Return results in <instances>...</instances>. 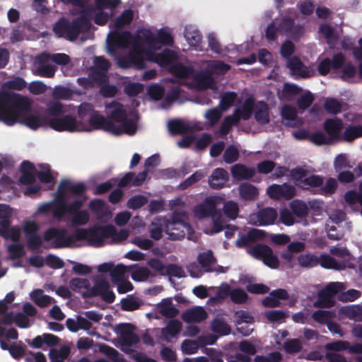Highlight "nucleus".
<instances>
[{"label":"nucleus","instance_id":"f257e3e1","mask_svg":"<svg viewBox=\"0 0 362 362\" xmlns=\"http://www.w3.org/2000/svg\"><path fill=\"white\" fill-rule=\"evenodd\" d=\"M129 38L132 39V47L127 54L118 59V65L122 69L134 67L136 69H144L146 67L144 55H146L147 49L144 48V40L139 32L134 36L129 31L114 33L107 42L108 49L111 53L115 52L117 48L122 47V43Z\"/></svg>","mask_w":362,"mask_h":362},{"label":"nucleus","instance_id":"f03ea898","mask_svg":"<svg viewBox=\"0 0 362 362\" xmlns=\"http://www.w3.org/2000/svg\"><path fill=\"white\" fill-rule=\"evenodd\" d=\"M4 104L0 105V121L8 126L18 122L21 113L30 110L29 100L20 94L6 93L1 96Z\"/></svg>","mask_w":362,"mask_h":362},{"label":"nucleus","instance_id":"7ed1b4c3","mask_svg":"<svg viewBox=\"0 0 362 362\" xmlns=\"http://www.w3.org/2000/svg\"><path fill=\"white\" fill-rule=\"evenodd\" d=\"M92 28L90 19L87 16V11L74 18L72 21L62 17L53 26V32L59 37H63L70 42L78 39L81 33L89 31Z\"/></svg>","mask_w":362,"mask_h":362},{"label":"nucleus","instance_id":"20e7f679","mask_svg":"<svg viewBox=\"0 0 362 362\" xmlns=\"http://www.w3.org/2000/svg\"><path fill=\"white\" fill-rule=\"evenodd\" d=\"M115 231V226L95 225L89 228H78L73 234V238L78 241L87 240L90 245L101 247L105 238H110Z\"/></svg>","mask_w":362,"mask_h":362},{"label":"nucleus","instance_id":"39448f33","mask_svg":"<svg viewBox=\"0 0 362 362\" xmlns=\"http://www.w3.org/2000/svg\"><path fill=\"white\" fill-rule=\"evenodd\" d=\"M100 296L107 303H112L115 300V295L110 289L109 282L104 278L98 277L95 279L94 285L90 289L84 291L83 297L85 298Z\"/></svg>","mask_w":362,"mask_h":362},{"label":"nucleus","instance_id":"423d86ee","mask_svg":"<svg viewBox=\"0 0 362 362\" xmlns=\"http://www.w3.org/2000/svg\"><path fill=\"white\" fill-rule=\"evenodd\" d=\"M344 288L341 282H332L328 284L318 293L317 300L314 306L319 308H330L335 304L334 297Z\"/></svg>","mask_w":362,"mask_h":362},{"label":"nucleus","instance_id":"0eeeda50","mask_svg":"<svg viewBox=\"0 0 362 362\" xmlns=\"http://www.w3.org/2000/svg\"><path fill=\"white\" fill-rule=\"evenodd\" d=\"M141 37L144 38L145 43L148 45V49H155L159 47V45H172L173 37L170 33L160 29L158 34L154 35L148 29H141L138 30Z\"/></svg>","mask_w":362,"mask_h":362},{"label":"nucleus","instance_id":"6e6552de","mask_svg":"<svg viewBox=\"0 0 362 362\" xmlns=\"http://www.w3.org/2000/svg\"><path fill=\"white\" fill-rule=\"evenodd\" d=\"M247 252L255 259L261 260L267 267L276 269L279 265V260L274 254L272 249L264 244H257L249 248Z\"/></svg>","mask_w":362,"mask_h":362},{"label":"nucleus","instance_id":"1a4fd4ad","mask_svg":"<svg viewBox=\"0 0 362 362\" xmlns=\"http://www.w3.org/2000/svg\"><path fill=\"white\" fill-rule=\"evenodd\" d=\"M49 126L57 132H78L81 131V123L71 115H66L59 117H52L47 120Z\"/></svg>","mask_w":362,"mask_h":362},{"label":"nucleus","instance_id":"9d476101","mask_svg":"<svg viewBox=\"0 0 362 362\" xmlns=\"http://www.w3.org/2000/svg\"><path fill=\"white\" fill-rule=\"evenodd\" d=\"M95 6L99 11L95 13L93 21L98 25H105L110 18V14L103 11L105 8H115L121 4V0H94Z\"/></svg>","mask_w":362,"mask_h":362},{"label":"nucleus","instance_id":"9b49d317","mask_svg":"<svg viewBox=\"0 0 362 362\" xmlns=\"http://www.w3.org/2000/svg\"><path fill=\"white\" fill-rule=\"evenodd\" d=\"M66 230L64 228L58 229L57 228H50L44 233L43 239L45 241L53 240V247L62 248L68 247L72 241L71 237H66Z\"/></svg>","mask_w":362,"mask_h":362},{"label":"nucleus","instance_id":"f8f14e48","mask_svg":"<svg viewBox=\"0 0 362 362\" xmlns=\"http://www.w3.org/2000/svg\"><path fill=\"white\" fill-rule=\"evenodd\" d=\"M278 30L293 40L299 39L303 34L304 28L301 25H295L294 20L291 17H284L278 25Z\"/></svg>","mask_w":362,"mask_h":362},{"label":"nucleus","instance_id":"ddd939ff","mask_svg":"<svg viewBox=\"0 0 362 362\" xmlns=\"http://www.w3.org/2000/svg\"><path fill=\"white\" fill-rule=\"evenodd\" d=\"M95 68L92 71L91 78L96 83L109 82L107 71L110 67V62L103 57H97L94 60Z\"/></svg>","mask_w":362,"mask_h":362},{"label":"nucleus","instance_id":"4468645a","mask_svg":"<svg viewBox=\"0 0 362 362\" xmlns=\"http://www.w3.org/2000/svg\"><path fill=\"white\" fill-rule=\"evenodd\" d=\"M277 211L272 207H265L259 209L250 216L251 222L257 226H269L275 223L277 218Z\"/></svg>","mask_w":362,"mask_h":362},{"label":"nucleus","instance_id":"2eb2a0df","mask_svg":"<svg viewBox=\"0 0 362 362\" xmlns=\"http://www.w3.org/2000/svg\"><path fill=\"white\" fill-rule=\"evenodd\" d=\"M185 216V212L181 209H175L172 214L171 219L167 218V223L168 226H167V234L169 237L173 240H177L180 238H183L185 236V233L182 230L180 233H174V230H177V226L180 225L183 226H187V223L183 220V218Z\"/></svg>","mask_w":362,"mask_h":362},{"label":"nucleus","instance_id":"dca6fc26","mask_svg":"<svg viewBox=\"0 0 362 362\" xmlns=\"http://www.w3.org/2000/svg\"><path fill=\"white\" fill-rule=\"evenodd\" d=\"M135 327L130 323L117 325L116 332L119 334V339L123 346H132L140 341L138 335L134 332Z\"/></svg>","mask_w":362,"mask_h":362},{"label":"nucleus","instance_id":"f3484780","mask_svg":"<svg viewBox=\"0 0 362 362\" xmlns=\"http://www.w3.org/2000/svg\"><path fill=\"white\" fill-rule=\"evenodd\" d=\"M267 192L271 199L289 200L296 195V189L293 186L286 183L273 184L267 188Z\"/></svg>","mask_w":362,"mask_h":362},{"label":"nucleus","instance_id":"a211bd4d","mask_svg":"<svg viewBox=\"0 0 362 362\" xmlns=\"http://www.w3.org/2000/svg\"><path fill=\"white\" fill-rule=\"evenodd\" d=\"M146 56L147 59L154 62L161 66H167L177 59L176 53L168 49H165L160 53H155L153 49H147Z\"/></svg>","mask_w":362,"mask_h":362},{"label":"nucleus","instance_id":"6ab92c4d","mask_svg":"<svg viewBox=\"0 0 362 362\" xmlns=\"http://www.w3.org/2000/svg\"><path fill=\"white\" fill-rule=\"evenodd\" d=\"M218 200V197H206L202 204L195 207L194 212L200 217H214Z\"/></svg>","mask_w":362,"mask_h":362},{"label":"nucleus","instance_id":"aec40b11","mask_svg":"<svg viewBox=\"0 0 362 362\" xmlns=\"http://www.w3.org/2000/svg\"><path fill=\"white\" fill-rule=\"evenodd\" d=\"M88 122L90 127L93 129H102L111 134L112 132L114 123L111 119L99 114L98 111L93 112L90 115Z\"/></svg>","mask_w":362,"mask_h":362},{"label":"nucleus","instance_id":"412c9836","mask_svg":"<svg viewBox=\"0 0 362 362\" xmlns=\"http://www.w3.org/2000/svg\"><path fill=\"white\" fill-rule=\"evenodd\" d=\"M288 293L286 289L277 288L272 291L269 296L264 298L262 302L264 308H276L280 305V300H288Z\"/></svg>","mask_w":362,"mask_h":362},{"label":"nucleus","instance_id":"4be33fe9","mask_svg":"<svg viewBox=\"0 0 362 362\" xmlns=\"http://www.w3.org/2000/svg\"><path fill=\"white\" fill-rule=\"evenodd\" d=\"M167 218L165 216H157L151 223L149 226V234L152 239L159 240L163 237V232L167 233Z\"/></svg>","mask_w":362,"mask_h":362},{"label":"nucleus","instance_id":"5701e85b","mask_svg":"<svg viewBox=\"0 0 362 362\" xmlns=\"http://www.w3.org/2000/svg\"><path fill=\"white\" fill-rule=\"evenodd\" d=\"M286 66L290 69L292 75L296 78H307L309 71L299 57L293 56L287 59Z\"/></svg>","mask_w":362,"mask_h":362},{"label":"nucleus","instance_id":"b1692460","mask_svg":"<svg viewBox=\"0 0 362 362\" xmlns=\"http://www.w3.org/2000/svg\"><path fill=\"white\" fill-rule=\"evenodd\" d=\"M228 173L222 168H217L209 177V183L211 188L219 189L224 187L228 180Z\"/></svg>","mask_w":362,"mask_h":362},{"label":"nucleus","instance_id":"393cba45","mask_svg":"<svg viewBox=\"0 0 362 362\" xmlns=\"http://www.w3.org/2000/svg\"><path fill=\"white\" fill-rule=\"evenodd\" d=\"M84 201L85 199L74 200V202L78 203V206L75 212L69 213V215L72 216L71 221L73 226H83L90 220L88 211L87 210H81Z\"/></svg>","mask_w":362,"mask_h":362},{"label":"nucleus","instance_id":"a878e982","mask_svg":"<svg viewBox=\"0 0 362 362\" xmlns=\"http://www.w3.org/2000/svg\"><path fill=\"white\" fill-rule=\"evenodd\" d=\"M109 109L108 119L114 123H122L127 117V114L122 104L117 102H112L107 106Z\"/></svg>","mask_w":362,"mask_h":362},{"label":"nucleus","instance_id":"bb28decb","mask_svg":"<svg viewBox=\"0 0 362 362\" xmlns=\"http://www.w3.org/2000/svg\"><path fill=\"white\" fill-rule=\"evenodd\" d=\"M342 127L343 122L337 117L327 119L323 124V129L331 139H340L339 134Z\"/></svg>","mask_w":362,"mask_h":362},{"label":"nucleus","instance_id":"cd10ccee","mask_svg":"<svg viewBox=\"0 0 362 362\" xmlns=\"http://www.w3.org/2000/svg\"><path fill=\"white\" fill-rule=\"evenodd\" d=\"M52 216L57 220H61L66 214L75 212L78 203L72 202L69 204H64L62 202H58L57 204L52 202Z\"/></svg>","mask_w":362,"mask_h":362},{"label":"nucleus","instance_id":"c85d7f7f","mask_svg":"<svg viewBox=\"0 0 362 362\" xmlns=\"http://www.w3.org/2000/svg\"><path fill=\"white\" fill-rule=\"evenodd\" d=\"M207 313L202 307H194L184 312L182 315V319L187 323L201 322L206 320Z\"/></svg>","mask_w":362,"mask_h":362},{"label":"nucleus","instance_id":"c756f323","mask_svg":"<svg viewBox=\"0 0 362 362\" xmlns=\"http://www.w3.org/2000/svg\"><path fill=\"white\" fill-rule=\"evenodd\" d=\"M230 172L233 178L237 180H249L255 175L254 168L247 167L240 163L233 165Z\"/></svg>","mask_w":362,"mask_h":362},{"label":"nucleus","instance_id":"7c9ffc66","mask_svg":"<svg viewBox=\"0 0 362 362\" xmlns=\"http://www.w3.org/2000/svg\"><path fill=\"white\" fill-rule=\"evenodd\" d=\"M262 231L256 228L250 230L247 234L242 235L235 241V245L242 248L262 238Z\"/></svg>","mask_w":362,"mask_h":362},{"label":"nucleus","instance_id":"2f4dec72","mask_svg":"<svg viewBox=\"0 0 362 362\" xmlns=\"http://www.w3.org/2000/svg\"><path fill=\"white\" fill-rule=\"evenodd\" d=\"M137 127L135 122L131 119L126 118L119 125L114 123L112 134L115 136H120L122 134L134 135L136 134Z\"/></svg>","mask_w":362,"mask_h":362},{"label":"nucleus","instance_id":"473e14b6","mask_svg":"<svg viewBox=\"0 0 362 362\" xmlns=\"http://www.w3.org/2000/svg\"><path fill=\"white\" fill-rule=\"evenodd\" d=\"M64 188V190L70 192L72 195L76 197H82L87 189L86 185L84 182H80L76 184H72L68 180H63L59 184V189Z\"/></svg>","mask_w":362,"mask_h":362},{"label":"nucleus","instance_id":"72a5a7b5","mask_svg":"<svg viewBox=\"0 0 362 362\" xmlns=\"http://www.w3.org/2000/svg\"><path fill=\"white\" fill-rule=\"evenodd\" d=\"M255 119L262 124H267L269 122V107L264 101H259L255 105Z\"/></svg>","mask_w":362,"mask_h":362},{"label":"nucleus","instance_id":"f704fd0d","mask_svg":"<svg viewBox=\"0 0 362 362\" xmlns=\"http://www.w3.org/2000/svg\"><path fill=\"white\" fill-rule=\"evenodd\" d=\"M197 262L206 272H213L212 265L216 262L211 250L201 252L197 256Z\"/></svg>","mask_w":362,"mask_h":362},{"label":"nucleus","instance_id":"c9c22d12","mask_svg":"<svg viewBox=\"0 0 362 362\" xmlns=\"http://www.w3.org/2000/svg\"><path fill=\"white\" fill-rule=\"evenodd\" d=\"M239 194L244 200L255 201L257 198L258 190L252 184L244 182L239 186Z\"/></svg>","mask_w":362,"mask_h":362},{"label":"nucleus","instance_id":"e433bc0d","mask_svg":"<svg viewBox=\"0 0 362 362\" xmlns=\"http://www.w3.org/2000/svg\"><path fill=\"white\" fill-rule=\"evenodd\" d=\"M290 209L296 217L300 218H306L309 213L307 204L300 199H294L290 204Z\"/></svg>","mask_w":362,"mask_h":362},{"label":"nucleus","instance_id":"4c0bfd02","mask_svg":"<svg viewBox=\"0 0 362 362\" xmlns=\"http://www.w3.org/2000/svg\"><path fill=\"white\" fill-rule=\"evenodd\" d=\"M168 127L169 132L173 135L185 134L192 129L188 124L180 119L170 120L168 122Z\"/></svg>","mask_w":362,"mask_h":362},{"label":"nucleus","instance_id":"58836bf2","mask_svg":"<svg viewBox=\"0 0 362 362\" xmlns=\"http://www.w3.org/2000/svg\"><path fill=\"white\" fill-rule=\"evenodd\" d=\"M360 137H362V125L360 124L348 126L341 136V139L348 142Z\"/></svg>","mask_w":362,"mask_h":362},{"label":"nucleus","instance_id":"ea45409f","mask_svg":"<svg viewBox=\"0 0 362 362\" xmlns=\"http://www.w3.org/2000/svg\"><path fill=\"white\" fill-rule=\"evenodd\" d=\"M240 122V116L228 115L226 116L220 127L219 135L221 137L226 136L230 131L233 125H236Z\"/></svg>","mask_w":362,"mask_h":362},{"label":"nucleus","instance_id":"a19ab883","mask_svg":"<svg viewBox=\"0 0 362 362\" xmlns=\"http://www.w3.org/2000/svg\"><path fill=\"white\" fill-rule=\"evenodd\" d=\"M39 59L42 61L51 60L59 65H66L71 61L69 56L64 53H56L52 54L43 53L39 56Z\"/></svg>","mask_w":362,"mask_h":362},{"label":"nucleus","instance_id":"79ce46f5","mask_svg":"<svg viewBox=\"0 0 362 362\" xmlns=\"http://www.w3.org/2000/svg\"><path fill=\"white\" fill-rule=\"evenodd\" d=\"M142 305V301L137 297L128 295L121 300V309L124 311H134L139 309Z\"/></svg>","mask_w":362,"mask_h":362},{"label":"nucleus","instance_id":"37998d69","mask_svg":"<svg viewBox=\"0 0 362 362\" xmlns=\"http://www.w3.org/2000/svg\"><path fill=\"white\" fill-rule=\"evenodd\" d=\"M343 103L334 98H327L323 105L325 111L330 115H338L342 111Z\"/></svg>","mask_w":362,"mask_h":362},{"label":"nucleus","instance_id":"c03bdc74","mask_svg":"<svg viewBox=\"0 0 362 362\" xmlns=\"http://www.w3.org/2000/svg\"><path fill=\"white\" fill-rule=\"evenodd\" d=\"M184 36L188 43L193 47H199L202 42L201 33L192 27H186L184 31Z\"/></svg>","mask_w":362,"mask_h":362},{"label":"nucleus","instance_id":"a18cd8bd","mask_svg":"<svg viewBox=\"0 0 362 362\" xmlns=\"http://www.w3.org/2000/svg\"><path fill=\"white\" fill-rule=\"evenodd\" d=\"M134 18V13L132 9L124 10L115 21V27L117 30H122L131 24Z\"/></svg>","mask_w":362,"mask_h":362},{"label":"nucleus","instance_id":"49530a36","mask_svg":"<svg viewBox=\"0 0 362 362\" xmlns=\"http://www.w3.org/2000/svg\"><path fill=\"white\" fill-rule=\"evenodd\" d=\"M254 108V100L252 98H247L242 110L236 109L233 115H238L240 116V119L243 118L244 120H247L251 117Z\"/></svg>","mask_w":362,"mask_h":362},{"label":"nucleus","instance_id":"de8ad7c7","mask_svg":"<svg viewBox=\"0 0 362 362\" xmlns=\"http://www.w3.org/2000/svg\"><path fill=\"white\" fill-rule=\"evenodd\" d=\"M211 328L214 332L221 336L228 335L231 331L230 325L223 319L218 317L212 321Z\"/></svg>","mask_w":362,"mask_h":362},{"label":"nucleus","instance_id":"09e8293b","mask_svg":"<svg viewBox=\"0 0 362 362\" xmlns=\"http://www.w3.org/2000/svg\"><path fill=\"white\" fill-rule=\"evenodd\" d=\"M35 303L40 308H45L55 302L54 299L48 295L42 294V290H35L31 293Z\"/></svg>","mask_w":362,"mask_h":362},{"label":"nucleus","instance_id":"8fccbe9b","mask_svg":"<svg viewBox=\"0 0 362 362\" xmlns=\"http://www.w3.org/2000/svg\"><path fill=\"white\" fill-rule=\"evenodd\" d=\"M334 317L335 313L331 310H317L313 312L312 315L313 319L321 325H327Z\"/></svg>","mask_w":362,"mask_h":362},{"label":"nucleus","instance_id":"3c124183","mask_svg":"<svg viewBox=\"0 0 362 362\" xmlns=\"http://www.w3.org/2000/svg\"><path fill=\"white\" fill-rule=\"evenodd\" d=\"M194 81L197 87L201 89L209 88L213 82V78L210 73L202 71L194 76Z\"/></svg>","mask_w":362,"mask_h":362},{"label":"nucleus","instance_id":"603ef678","mask_svg":"<svg viewBox=\"0 0 362 362\" xmlns=\"http://www.w3.org/2000/svg\"><path fill=\"white\" fill-rule=\"evenodd\" d=\"M11 209L6 204H0V229L8 228L11 224Z\"/></svg>","mask_w":362,"mask_h":362},{"label":"nucleus","instance_id":"864d4df0","mask_svg":"<svg viewBox=\"0 0 362 362\" xmlns=\"http://www.w3.org/2000/svg\"><path fill=\"white\" fill-rule=\"evenodd\" d=\"M69 286L74 292L81 293L83 295L84 291L90 289V283L87 279L74 278L70 281Z\"/></svg>","mask_w":362,"mask_h":362},{"label":"nucleus","instance_id":"5fc2aeb1","mask_svg":"<svg viewBox=\"0 0 362 362\" xmlns=\"http://www.w3.org/2000/svg\"><path fill=\"white\" fill-rule=\"evenodd\" d=\"M319 258L312 254H301L298 257V262L302 267H314L319 264Z\"/></svg>","mask_w":362,"mask_h":362},{"label":"nucleus","instance_id":"6e6d98bb","mask_svg":"<svg viewBox=\"0 0 362 362\" xmlns=\"http://www.w3.org/2000/svg\"><path fill=\"white\" fill-rule=\"evenodd\" d=\"M171 72L179 78H187L192 75L193 70L190 66L177 63L172 66Z\"/></svg>","mask_w":362,"mask_h":362},{"label":"nucleus","instance_id":"4d7b16f0","mask_svg":"<svg viewBox=\"0 0 362 362\" xmlns=\"http://www.w3.org/2000/svg\"><path fill=\"white\" fill-rule=\"evenodd\" d=\"M132 279L135 281H144L147 280L151 276V271L146 267H132Z\"/></svg>","mask_w":362,"mask_h":362},{"label":"nucleus","instance_id":"13d9d810","mask_svg":"<svg viewBox=\"0 0 362 362\" xmlns=\"http://www.w3.org/2000/svg\"><path fill=\"white\" fill-rule=\"evenodd\" d=\"M0 235L5 239H11L13 242L19 240L21 230L18 226H11L8 228L0 229Z\"/></svg>","mask_w":362,"mask_h":362},{"label":"nucleus","instance_id":"bf43d9fd","mask_svg":"<svg viewBox=\"0 0 362 362\" xmlns=\"http://www.w3.org/2000/svg\"><path fill=\"white\" fill-rule=\"evenodd\" d=\"M318 258L320 260L319 264L323 268L334 269L338 270L341 269V264L337 261H336L334 257L329 255L322 254Z\"/></svg>","mask_w":362,"mask_h":362},{"label":"nucleus","instance_id":"052dcab7","mask_svg":"<svg viewBox=\"0 0 362 362\" xmlns=\"http://www.w3.org/2000/svg\"><path fill=\"white\" fill-rule=\"evenodd\" d=\"M239 151L234 145H229L224 151L223 158L225 163L231 164L239 158Z\"/></svg>","mask_w":362,"mask_h":362},{"label":"nucleus","instance_id":"680f3d73","mask_svg":"<svg viewBox=\"0 0 362 362\" xmlns=\"http://www.w3.org/2000/svg\"><path fill=\"white\" fill-rule=\"evenodd\" d=\"M127 268L126 266L122 264H119L117 266H114L111 269L110 277L111 281L113 284H117L119 281L124 279L125 273L127 272Z\"/></svg>","mask_w":362,"mask_h":362},{"label":"nucleus","instance_id":"e2e57ef3","mask_svg":"<svg viewBox=\"0 0 362 362\" xmlns=\"http://www.w3.org/2000/svg\"><path fill=\"white\" fill-rule=\"evenodd\" d=\"M223 213L230 219H235L239 212V207L236 202L228 201L223 204Z\"/></svg>","mask_w":362,"mask_h":362},{"label":"nucleus","instance_id":"0e129e2a","mask_svg":"<svg viewBox=\"0 0 362 362\" xmlns=\"http://www.w3.org/2000/svg\"><path fill=\"white\" fill-rule=\"evenodd\" d=\"M284 349L286 353L288 354H293L301 350L302 344L298 339H290L285 341Z\"/></svg>","mask_w":362,"mask_h":362},{"label":"nucleus","instance_id":"69168bd1","mask_svg":"<svg viewBox=\"0 0 362 362\" xmlns=\"http://www.w3.org/2000/svg\"><path fill=\"white\" fill-rule=\"evenodd\" d=\"M148 202L147 198L144 195H134L129 199L127 206L129 209L136 210L141 208Z\"/></svg>","mask_w":362,"mask_h":362},{"label":"nucleus","instance_id":"338daca9","mask_svg":"<svg viewBox=\"0 0 362 362\" xmlns=\"http://www.w3.org/2000/svg\"><path fill=\"white\" fill-rule=\"evenodd\" d=\"M182 324L177 320H170L167 326L162 329L163 334H168L171 337L176 336L181 331Z\"/></svg>","mask_w":362,"mask_h":362},{"label":"nucleus","instance_id":"774afa93","mask_svg":"<svg viewBox=\"0 0 362 362\" xmlns=\"http://www.w3.org/2000/svg\"><path fill=\"white\" fill-rule=\"evenodd\" d=\"M314 99V95L311 92H305L300 98H298V107L302 110L308 109L313 104Z\"/></svg>","mask_w":362,"mask_h":362}]
</instances>
